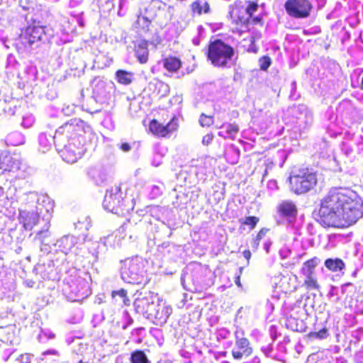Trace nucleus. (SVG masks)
<instances>
[{
    "instance_id": "1",
    "label": "nucleus",
    "mask_w": 363,
    "mask_h": 363,
    "mask_svg": "<svg viewBox=\"0 0 363 363\" xmlns=\"http://www.w3.org/2000/svg\"><path fill=\"white\" fill-rule=\"evenodd\" d=\"M316 216L325 228H345L363 216V201L351 187L333 186L320 200Z\"/></svg>"
},
{
    "instance_id": "2",
    "label": "nucleus",
    "mask_w": 363,
    "mask_h": 363,
    "mask_svg": "<svg viewBox=\"0 0 363 363\" xmlns=\"http://www.w3.org/2000/svg\"><path fill=\"white\" fill-rule=\"evenodd\" d=\"M205 54L213 67L228 68L235 55V49L223 40L217 38L208 42Z\"/></svg>"
},
{
    "instance_id": "3",
    "label": "nucleus",
    "mask_w": 363,
    "mask_h": 363,
    "mask_svg": "<svg viewBox=\"0 0 363 363\" xmlns=\"http://www.w3.org/2000/svg\"><path fill=\"white\" fill-rule=\"evenodd\" d=\"M290 190L296 195L306 194L318 185L317 173L308 167L293 170L289 177Z\"/></svg>"
},
{
    "instance_id": "4",
    "label": "nucleus",
    "mask_w": 363,
    "mask_h": 363,
    "mask_svg": "<svg viewBox=\"0 0 363 363\" xmlns=\"http://www.w3.org/2000/svg\"><path fill=\"white\" fill-rule=\"evenodd\" d=\"M45 33L44 28L35 23L22 28L16 39L18 49H28L37 45L42 41Z\"/></svg>"
},
{
    "instance_id": "5",
    "label": "nucleus",
    "mask_w": 363,
    "mask_h": 363,
    "mask_svg": "<svg viewBox=\"0 0 363 363\" xmlns=\"http://www.w3.org/2000/svg\"><path fill=\"white\" fill-rule=\"evenodd\" d=\"M123 194L118 186L107 191L103 201L104 209L119 216H125L128 212V208L123 201Z\"/></svg>"
},
{
    "instance_id": "6",
    "label": "nucleus",
    "mask_w": 363,
    "mask_h": 363,
    "mask_svg": "<svg viewBox=\"0 0 363 363\" xmlns=\"http://www.w3.org/2000/svg\"><path fill=\"white\" fill-rule=\"evenodd\" d=\"M245 14V9L240 4L235 3L230 6L229 18L233 26V33L242 34L250 30V28H247L248 16L246 17Z\"/></svg>"
},
{
    "instance_id": "7",
    "label": "nucleus",
    "mask_w": 363,
    "mask_h": 363,
    "mask_svg": "<svg viewBox=\"0 0 363 363\" xmlns=\"http://www.w3.org/2000/svg\"><path fill=\"white\" fill-rule=\"evenodd\" d=\"M179 125L176 116L172 117L166 125L153 118L149 122V131L157 138H169L179 129Z\"/></svg>"
},
{
    "instance_id": "8",
    "label": "nucleus",
    "mask_w": 363,
    "mask_h": 363,
    "mask_svg": "<svg viewBox=\"0 0 363 363\" xmlns=\"http://www.w3.org/2000/svg\"><path fill=\"white\" fill-rule=\"evenodd\" d=\"M286 13L295 18H305L309 16L312 4L309 0H287L284 4Z\"/></svg>"
},
{
    "instance_id": "9",
    "label": "nucleus",
    "mask_w": 363,
    "mask_h": 363,
    "mask_svg": "<svg viewBox=\"0 0 363 363\" xmlns=\"http://www.w3.org/2000/svg\"><path fill=\"white\" fill-rule=\"evenodd\" d=\"M144 272V264L138 259H131L128 260L122 269V275L123 279H127L129 283L140 284Z\"/></svg>"
},
{
    "instance_id": "10",
    "label": "nucleus",
    "mask_w": 363,
    "mask_h": 363,
    "mask_svg": "<svg viewBox=\"0 0 363 363\" xmlns=\"http://www.w3.org/2000/svg\"><path fill=\"white\" fill-rule=\"evenodd\" d=\"M56 133L68 139L74 140L83 136L84 128L82 122L74 118L61 125Z\"/></svg>"
},
{
    "instance_id": "11",
    "label": "nucleus",
    "mask_w": 363,
    "mask_h": 363,
    "mask_svg": "<svg viewBox=\"0 0 363 363\" xmlns=\"http://www.w3.org/2000/svg\"><path fill=\"white\" fill-rule=\"evenodd\" d=\"M20 161L15 155L9 151L0 152V169L3 172H17L20 169Z\"/></svg>"
},
{
    "instance_id": "12",
    "label": "nucleus",
    "mask_w": 363,
    "mask_h": 363,
    "mask_svg": "<svg viewBox=\"0 0 363 363\" xmlns=\"http://www.w3.org/2000/svg\"><path fill=\"white\" fill-rule=\"evenodd\" d=\"M236 350H232V356L235 359H241L242 357H248L253 353V347L247 337H238L235 336Z\"/></svg>"
},
{
    "instance_id": "13",
    "label": "nucleus",
    "mask_w": 363,
    "mask_h": 363,
    "mask_svg": "<svg viewBox=\"0 0 363 363\" xmlns=\"http://www.w3.org/2000/svg\"><path fill=\"white\" fill-rule=\"evenodd\" d=\"M247 6L245 8V12L248 16L247 28H250V26L252 27L259 26L263 27L264 25V20L262 15L254 16V13L257 11L259 5L257 1H247Z\"/></svg>"
},
{
    "instance_id": "14",
    "label": "nucleus",
    "mask_w": 363,
    "mask_h": 363,
    "mask_svg": "<svg viewBox=\"0 0 363 363\" xmlns=\"http://www.w3.org/2000/svg\"><path fill=\"white\" fill-rule=\"evenodd\" d=\"M82 147L75 146L73 143L66 145L62 151V157L68 163L76 162L82 155Z\"/></svg>"
},
{
    "instance_id": "15",
    "label": "nucleus",
    "mask_w": 363,
    "mask_h": 363,
    "mask_svg": "<svg viewBox=\"0 0 363 363\" xmlns=\"http://www.w3.org/2000/svg\"><path fill=\"white\" fill-rule=\"evenodd\" d=\"M149 43L143 40L134 45V54L140 64H146L149 60Z\"/></svg>"
},
{
    "instance_id": "16",
    "label": "nucleus",
    "mask_w": 363,
    "mask_h": 363,
    "mask_svg": "<svg viewBox=\"0 0 363 363\" xmlns=\"http://www.w3.org/2000/svg\"><path fill=\"white\" fill-rule=\"evenodd\" d=\"M162 65L167 71L174 74L182 67L183 62L179 57L169 55L162 58Z\"/></svg>"
},
{
    "instance_id": "17",
    "label": "nucleus",
    "mask_w": 363,
    "mask_h": 363,
    "mask_svg": "<svg viewBox=\"0 0 363 363\" xmlns=\"http://www.w3.org/2000/svg\"><path fill=\"white\" fill-rule=\"evenodd\" d=\"M19 220L26 230H31L38 222V215L34 211H21Z\"/></svg>"
},
{
    "instance_id": "18",
    "label": "nucleus",
    "mask_w": 363,
    "mask_h": 363,
    "mask_svg": "<svg viewBox=\"0 0 363 363\" xmlns=\"http://www.w3.org/2000/svg\"><path fill=\"white\" fill-rule=\"evenodd\" d=\"M278 213L284 217L295 218L298 213V209L295 203L291 201H283L277 207Z\"/></svg>"
},
{
    "instance_id": "19",
    "label": "nucleus",
    "mask_w": 363,
    "mask_h": 363,
    "mask_svg": "<svg viewBox=\"0 0 363 363\" xmlns=\"http://www.w3.org/2000/svg\"><path fill=\"white\" fill-rule=\"evenodd\" d=\"M324 264L332 272H340L345 268V264L340 258H328L325 260Z\"/></svg>"
},
{
    "instance_id": "20",
    "label": "nucleus",
    "mask_w": 363,
    "mask_h": 363,
    "mask_svg": "<svg viewBox=\"0 0 363 363\" xmlns=\"http://www.w3.org/2000/svg\"><path fill=\"white\" fill-rule=\"evenodd\" d=\"M320 259L317 257H313L303 263L301 272L303 275L314 274L315 269L318 266Z\"/></svg>"
},
{
    "instance_id": "21",
    "label": "nucleus",
    "mask_w": 363,
    "mask_h": 363,
    "mask_svg": "<svg viewBox=\"0 0 363 363\" xmlns=\"http://www.w3.org/2000/svg\"><path fill=\"white\" fill-rule=\"evenodd\" d=\"M151 21L145 16H138L136 21L134 23L133 28L138 33H147L150 30Z\"/></svg>"
},
{
    "instance_id": "22",
    "label": "nucleus",
    "mask_w": 363,
    "mask_h": 363,
    "mask_svg": "<svg viewBox=\"0 0 363 363\" xmlns=\"http://www.w3.org/2000/svg\"><path fill=\"white\" fill-rule=\"evenodd\" d=\"M190 8L194 15L201 16L202 13H208L211 11L210 4L208 1L201 5V1H194L191 4Z\"/></svg>"
},
{
    "instance_id": "23",
    "label": "nucleus",
    "mask_w": 363,
    "mask_h": 363,
    "mask_svg": "<svg viewBox=\"0 0 363 363\" xmlns=\"http://www.w3.org/2000/svg\"><path fill=\"white\" fill-rule=\"evenodd\" d=\"M116 78L118 83L123 85H129L133 82V73L124 69H118L116 72Z\"/></svg>"
},
{
    "instance_id": "24",
    "label": "nucleus",
    "mask_w": 363,
    "mask_h": 363,
    "mask_svg": "<svg viewBox=\"0 0 363 363\" xmlns=\"http://www.w3.org/2000/svg\"><path fill=\"white\" fill-rule=\"evenodd\" d=\"M169 9H173V6H167V4L162 0H151L147 11L152 13L154 16L157 15V11H160L162 8L167 7Z\"/></svg>"
},
{
    "instance_id": "25",
    "label": "nucleus",
    "mask_w": 363,
    "mask_h": 363,
    "mask_svg": "<svg viewBox=\"0 0 363 363\" xmlns=\"http://www.w3.org/2000/svg\"><path fill=\"white\" fill-rule=\"evenodd\" d=\"M221 128H226V135H223L221 133H219L218 135L220 136L223 137L224 138H230L231 139L235 138V135L238 133L239 131V125L236 123H223L221 125Z\"/></svg>"
},
{
    "instance_id": "26",
    "label": "nucleus",
    "mask_w": 363,
    "mask_h": 363,
    "mask_svg": "<svg viewBox=\"0 0 363 363\" xmlns=\"http://www.w3.org/2000/svg\"><path fill=\"white\" fill-rule=\"evenodd\" d=\"M170 313L168 308L164 306H159L158 310L155 314V319L157 321V324H163L167 322Z\"/></svg>"
},
{
    "instance_id": "27",
    "label": "nucleus",
    "mask_w": 363,
    "mask_h": 363,
    "mask_svg": "<svg viewBox=\"0 0 363 363\" xmlns=\"http://www.w3.org/2000/svg\"><path fill=\"white\" fill-rule=\"evenodd\" d=\"M131 363H150L145 352L142 350H136L131 354Z\"/></svg>"
},
{
    "instance_id": "28",
    "label": "nucleus",
    "mask_w": 363,
    "mask_h": 363,
    "mask_svg": "<svg viewBox=\"0 0 363 363\" xmlns=\"http://www.w3.org/2000/svg\"><path fill=\"white\" fill-rule=\"evenodd\" d=\"M305 276L306 278L304 280L303 284L307 289L318 290L320 289V285L314 274Z\"/></svg>"
},
{
    "instance_id": "29",
    "label": "nucleus",
    "mask_w": 363,
    "mask_h": 363,
    "mask_svg": "<svg viewBox=\"0 0 363 363\" xmlns=\"http://www.w3.org/2000/svg\"><path fill=\"white\" fill-rule=\"evenodd\" d=\"M111 296L112 298L115 300V302L118 301L116 297L119 296L122 298V302L124 306H129L130 304V300L127 295V291L124 289H121L118 291H113L111 293Z\"/></svg>"
},
{
    "instance_id": "30",
    "label": "nucleus",
    "mask_w": 363,
    "mask_h": 363,
    "mask_svg": "<svg viewBox=\"0 0 363 363\" xmlns=\"http://www.w3.org/2000/svg\"><path fill=\"white\" fill-rule=\"evenodd\" d=\"M199 123L202 127H210L214 123V117L211 115L201 113L199 117Z\"/></svg>"
},
{
    "instance_id": "31",
    "label": "nucleus",
    "mask_w": 363,
    "mask_h": 363,
    "mask_svg": "<svg viewBox=\"0 0 363 363\" xmlns=\"http://www.w3.org/2000/svg\"><path fill=\"white\" fill-rule=\"evenodd\" d=\"M259 218L257 216H247L244 220H240V222L243 225H247L250 229L255 228L257 224L259 223Z\"/></svg>"
},
{
    "instance_id": "32",
    "label": "nucleus",
    "mask_w": 363,
    "mask_h": 363,
    "mask_svg": "<svg viewBox=\"0 0 363 363\" xmlns=\"http://www.w3.org/2000/svg\"><path fill=\"white\" fill-rule=\"evenodd\" d=\"M328 330L326 328H323L318 332H310L308 334V337L312 339H323L327 336Z\"/></svg>"
},
{
    "instance_id": "33",
    "label": "nucleus",
    "mask_w": 363,
    "mask_h": 363,
    "mask_svg": "<svg viewBox=\"0 0 363 363\" xmlns=\"http://www.w3.org/2000/svg\"><path fill=\"white\" fill-rule=\"evenodd\" d=\"M259 68L262 70L266 71L272 64L271 58L269 56H263L259 60Z\"/></svg>"
},
{
    "instance_id": "34",
    "label": "nucleus",
    "mask_w": 363,
    "mask_h": 363,
    "mask_svg": "<svg viewBox=\"0 0 363 363\" xmlns=\"http://www.w3.org/2000/svg\"><path fill=\"white\" fill-rule=\"evenodd\" d=\"M269 229H268V228H261L259 230V232L257 234V235L255 238V239H256L257 241L260 242V240L264 238V237L266 235L267 233L269 232Z\"/></svg>"
},
{
    "instance_id": "35",
    "label": "nucleus",
    "mask_w": 363,
    "mask_h": 363,
    "mask_svg": "<svg viewBox=\"0 0 363 363\" xmlns=\"http://www.w3.org/2000/svg\"><path fill=\"white\" fill-rule=\"evenodd\" d=\"M213 137L214 136H213V133L206 134L202 138V143L206 145H209L211 143V141L213 140Z\"/></svg>"
},
{
    "instance_id": "36",
    "label": "nucleus",
    "mask_w": 363,
    "mask_h": 363,
    "mask_svg": "<svg viewBox=\"0 0 363 363\" xmlns=\"http://www.w3.org/2000/svg\"><path fill=\"white\" fill-rule=\"evenodd\" d=\"M120 149L123 150V152H128L130 150L131 147L130 145L127 143H123L121 145Z\"/></svg>"
},
{
    "instance_id": "37",
    "label": "nucleus",
    "mask_w": 363,
    "mask_h": 363,
    "mask_svg": "<svg viewBox=\"0 0 363 363\" xmlns=\"http://www.w3.org/2000/svg\"><path fill=\"white\" fill-rule=\"evenodd\" d=\"M243 257L247 259V262H249L251 258V252L249 250H245L242 252Z\"/></svg>"
},
{
    "instance_id": "38",
    "label": "nucleus",
    "mask_w": 363,
    "mask_h": 363,
    "mask_svg": "<svg viewBox=\"0 0 363 363\" xmlns=\"http://www.w3.org/2000/svg\"><path fill=\"white\" fill-rule=\"evenodd\" d=\"M287 281V279H286V277H283V278L281 279V281L282 282V284H281V285L280 286L282 288V289H281V290H282V291H284V293H286V292L288 291V290H289V289H288V288H284V287L283 286V284H284V282H285V281Z\"/></svg>"
},
{
    "instance_id": "39",
    "label": "nucleus",
    "mask_w": 363,
    "mask_h": 363,
    "mask_svg": "<svg viewBox=\"0 0 363 363\" xmlns=\"http://www.w3.org/2000/svg\"><path fill=\"white\" fill-rule=\"evenodd\" d=\"M259 245V242L257 241L256 239H254L252 246L253 247L257 250Z\"/></svg>"
},
{
    "instance_id": "40",
    "label": "nucleus",
    "mask_w": 363,
    "mask_h": 363,
    "mask_svg": "<svg viewBox=\"0 0 363 363\" xmlns=\"http://www.w3.org/2000/svg\"><path fill=\"white\" fill-rule=\"evenodd\" d=\"M5 191L4 187L0 186V197H2L4 196Z\"/></svg>"
},
{
    "instance_id": "41",
    "label": "nucleus",
    "mask_w": 363,
    "mask_h": 363,
    "mask_svg": "<svg viewBox=\"0 0 363 363\" xmlns=\"http://www.w3.org/2000/svg\"><path fill=\"white\" fill-rule=\"evenodd\" d=\"M57 352V351L55 350H52V351H50V350H48L47 352H45L43 354H56Z\"/></svg>"
},
{
    "instance_id": "42",
    "label": "nucleus",
    "mask_w": 363,
    "mask_h": 363,
    "mask_svg": "<svg viewBox=\"0 0 363 363\" xmlns=\"http://www.w3.org/2000/svg\"><path fill=\"white\" fill-rule=\"evenodd\" d=\"M360 89L363 91V77H362L361 83H360Z\"/></svg>"
},
{
    "instance_id": "43",
    "label": "nucleus",
    "mask_w": 363,
    "mask_h": 363,
    "mask_svg": "<svg viewBox=\"0 0 363 363\" xmlns=\"http://www.w3.org/2000/svg\"><path fill=\"white\" fill-rule=\"evenodd\" d=\"M269 246H270V244H269V245H266L265 248H266V251H267V252H269Z\"/></svg>"
},
{
    "instance_id": "44",
    "label": "nucleus",
    "mask_w": 363,
    "mask_h": 363,
    "mask_svg": "<svg viewBox=\"0 0 363 363\" xmlns=\"http://www.w3.org/2000/svg\"><path fill=\"white\" fill-rule=\"evenodd\" d=\"M77 363H86V362H84V361H82V360H80V361H79Z\"/></svg>"
}]
</instances>
